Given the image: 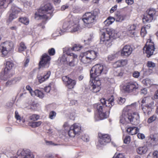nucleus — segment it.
Wrapping results in <instances>:
<instances>
[{"label":"nucleus","mask_w":158,"mask_h":158,"mask_svg":"<svg viewBox=\"0 0 158 158\" xmlns=\"http://www.w3.org/2000/svg\"><path fill=\"white\" fill-rule=\"evenodd\" d=\"M68 131L69 136L70 137H74L76 135L80 134L81 127L79 124L75 123L70 127Z\"/></svg>","instance_id":"nucleus-12"},{"label":"nucleus","mask_w":158,"mask_h":158,"mask_svg":"<svg viewBox=\"0 0 158 158\" xmlns=\"http://www.w3.org/2000/svg\"><path fill=\"white\" fill-rule=\"evenodd\" d=\"M156 117L155 115H153L148 118L147 122L148 123H150L155 121L156 120Z\"/></svg>","instance_id":"nucleus-38"},{"label":"nucleus","mask_w":158,"mask_h":158,"mask_svg":"<svg viewBox=\"0 0 158 158\" xmlns=\"http://www.w3.org/2000/svg\"><path fill=\"white\" fill-rule=\"evenodd\" d=\"M51 74V72L48 71L47 72L46 74L44 75L43 76H40L38 77L39 81L40 83H41L46 80L47 79L50 77Z\"/></svg>","instance_id":"nucleus-26"},{"label":"nucleus","mask_w":158,"mask_h":158,"mask_svg":"<svg viewBox=\"0 0 158 158\" xmlns=\"http://www.w3.org/2000/svg\"><path fill=\"white\" fill-rule=\"evenodd\" d=\"M152 158H158V151H155L152 154Z\"/></svg>","instance_id":"nucleus-53"},{"label":"nucleus","mask_w":158,"mask_h":158,"mask_svg":"<svg viewBox=\"0 0 158 158\" xmlns=\"http://www.w3.org/2000/svg\"><path fill=\"white\" fill-rule=\"evenodd\" d=\"M26 89L27 90H28L31 94V93L32 92H34V91H33L31 87L29 85H27L26 87Z\"/></svg>","instance_id":"nucleus-57"},{"label":"nucleus","mask_w":158,"mask_h":158,"mask_svg":"<svg viewBox=\"0 0 158 158\" xmlns=\"http://www.w3.org/2000/svg\"><path fill=\"white\" fill-rule=\"evenodd\" d=\"M81 138L83 141L86 142L88 141L89 140V137L87 135H86L82 136Z\"/></svg>","instance_id":"nucleus-46"},{"label":"nucleus","mask_w":158,"mask_h":158,"mask_svg":"<svg viewBox=\"0 0 158 158\" xmlns=\"http://www.w3.org/2000/svg\"><path fill=\"white\" fill-rule=\"evenodd\" d=\"M84 53L88 57H89L92 61L94 60L97 56V52L93 50L88 51Z\"/></svg>","instance_id":"nucleus-22"},{"label":"nucleus","mask_w":158,"mask_h":158,"mask_svg":"<svg viewBox=\"0 0 158 158\" xmlns=\"http://www.w3.org/2000/svg\"><path fill=\"white\" fill-rule=\"evenodd\" d=\"M125 2L128 5H131L133 3L134 0H126Z\"/></svg>","instance_id":"nucleus-59"},{"label":"nucleus","mask_w":158,"mask_h":158,"mask_svg":"<svg viewBox=\"0 0 158 158\" xmlns=\"http://www.w3.org/2000/svg\"><path fill=\"white\" fill-rule=\"evenodd\" d=\"M103 32L101 37L100 42L101 44H105L107 46H110L111 39H115L117 36V32L114 29L107 28Z\"/></svg>","instance_id":"nucleus-5"},{"label":"nucleus","mask_w":158,"mask_h":158,"mask_svg":"<svg viewBox=\"0 0 158 158\" xmlns=\"http://www.w3.org/2000/svg\"><path fill=\"white\" fill-rule=\"evenodd\" d=\"M139 139H143L145 138V136L144 135L142 134H138L137 135Z\"/></svg>","instance_id":"nucleus-60"},{"label":"nucleus","mask_w":158,"mask_h":158,"mask_svg":"<svg viewBox=\"0 0 158 158\" xmlns=\"http://www.w3.org/2000/svg\"><path fill=\"white\" fill-rule=\"evenodd\" d=\"M147 33V31L146 30V27H142L141 28L140 34L142 37H144Z\"/></svg>","instance_id":"nucleus-40"},{"label":"nucleus","mask_w":158,"mask_h":158,"mask_svg":"<svg viewBox=\"0 0 158 158\" xmlns=\"http://www.w3.org/2000/svg\"><path fill=\"white\" fill-rule=\"evenodd\" d=\"M99 142L102 145H105L106 143H109L111 141L110 137L109 135L107 134H99Z\"/></svg>","instance_id":"nucleus-18"},{"label":"nucleus","mask_w":158,"mask_h":158,"mask_svg":"<svg viewBox=\"0 0 158 158\" xmlns=\"http://www.w3.org/2000/svg\"><path fill=\"white\" fill-rule=\"evenodd\" d=\"M113 158H125L124 155L121 153H119L117 155L115 154Z\"/></svg>","instance_id":"nucleus-44"},{"label":"nucleus","mask_w":158,"mask_h":158,"mask_svg":"<svg viewBox=\"0 0 158 158\" xmlns=\"http://www.w3.org/2000/svg\"><path fill=\"white\" fill-rule=\"evenodd\" d=\"M121 67L125 65L127 63V60H120Z\"/></svg>","instance_id":"nucleus-48"},{"label":"nucleus","mask_w":158,"mask_h":158,"mask_svg":"<svg viewBox=\"0 0 158 158\" xmlns=\"http://www.w3.org/2000/svg\"><path fill=\"white\" fill-rule=\"evenodd\" d=\"M39 118V116L36 114H33L29 117V119L31 122L35 121Z\"/></svg>","instance_id":"nucleus-35"},{"label":"nucleus","mask_w":158,"mask_h":158,"mask_svg":"<svg viewBox=\"0 0 158 158\" xmlns=\"http://www.w3.org/2000/svg\"><path fill=\"white\" fill-rule=\"evenodd\" d=\"M132 51L133 48L131 46L125 45L121 51V56L126 57H127L131 53Z\"/></svg>","instance_id":"nucleus-19"},{"label":"nucleus","mask_w":158,"mask_h":158,"mask_svg":"<svg viewBox=\"0 0 158 158\" xmlns=\"http://www.w3.org/2000/svg\"><path fill=\"white\" fill-rule=\"evenodd\" d=\"M44 90L47 93H49L51 90V86L48 85L44 88Z\"/></svg>","instance_id":"nucleus-54"},{"label":"nucleus","mask_w":158,"mask_h":158,"mask_svg":"<svg viewBox=\"0 0 158 158\" xmlns=\"http://www.w3.org/2000/svg\"><path fill=\"white\" fill-rule=\"evenodd\" d=\"M12 0H0V5L3 6L6 4L7 6L9 4L12 2Z\"/></svg>","instance_id":"nucleus-34"},{"label":"nucleus","mask_w":158,"mask_h":158,"mask_svg":"<svg viewBox=\"0 0 158 158\" xmlns=\"http://www.w3.org/2000/svg\"><path fill=\"white\" fill-rule=\"evenodd\" d=\"M45 143L47 145H53L54 146H56L58 144H57L55 143H53L52 141H48L47 140H45Z\"/></svg>","instance_id":"nucleus-45"},{"label":"nucleus","mask_w":158,"mask_h":158,"mask_svg":"<svg viewBox=\"0 0 158 158\" xmlns=\"http://www.w3.org/2000/svg\"><path fill=\"white\" fill-rule=\"evenodd\" d=\"M147 150V148L146 146H144L139 148L137 149V152L139 154L142 155L146 153Z\"/></svg>","instance_id":"nucleus-28"},{"label":"nucleus","mask_w":158,"mask_h":158,"mask_svg":"<svg viewBox=\"0 0 158 158\" xmlns=\"http://www.w3.org/2000/svg\"><path fill=\"white\" fill-rule=\"evenodd\" d=\"M117 7V5H115L110 10V13H113L115 10H116Z\"/></svg>","instance_id":"nucleus-58"},{"label":"nucleus","mask_w":158,"mask_h":158,"mask_svg":"<svg viewBox=\"0 0 158 158\" xmlns=\"http://www.w3.org/2000/svg\"><path fill=\"white\" fill-rule=\"evenodd\" d=\"M39 63V69L48 68L50 64V56L47 53L43 54L42 56Z\"/></svg>","instance_id":"nucleus-10"},{"label":"nucleus","mask_w":158,"mask_h":158,"mask_svg":"<svg viewBox=\"0 0 158 158\" xmlns=\"http://www.w3.org/2000/svg\"><path fill=\"white\" fill-rule=\"evenodd\" d=\"M31 95L32 96H36L40 98H42L44 96L43 93L38 90H36L34 92H32L31 93Z\"/></svg>","instance_id":"nucleus-27"},{"label":"nucleus","mask_w":158,"mask_h":158,"mask_svg":"<svg viewBox=\"0 0 158 158\" xmlns=\"http://www.w3.org/2000/svg\"><path fill=\"white\" fill-rule=\"evenodd\" d=\"M120 121L122 124L131 123L132 124L137 125L139 122V117L137 114H133L128 113L127 111H123L120 117Z\"/></svg>","instance_id":"nucleus-4"},{"label":"nucleus","mask_w":158,"mask_h":158,"mask_svg":"<svg viewBox=\"0 0 158 158\" xmlns=\"http://www.w3.org/2000/svg\"><path fill=\"white\" fill-rule=\"evenodd\" d=\"M136 28V26L134 24H133L129 28V30L134 31L135 29Z\"/></svg>","instance_id":"nucleus-62"},{"label":"nucleus","mask_w":158,"mask_h":158,"mask_svg":"<svg viewBox=\"0 0 158 158\" xmlns=\"http://www.w3.org/2000/svg\"><path fill=\"white\" fill-rule=\"evenodd\" d=\"M154 19L153 18L152 16L149 15L146 13L144 15L143 18V22L144 23H150Z\"/></svg>","instance_id":"nucleus-25"},{"label":"nucleus","mask_w":158,"mask_h":158,"mask_svg":"<svg viewBox=\"0 0 158 158\" xmlns=\"http://www.w3.org/2000/svg\"><path fill=\"white\" fill-rule=\"evenodd\" d=\"M19 45L20 46L19 48V52H21L23 51H24L27 49V47L23 42H21L20 44Z\"/></svg>","instance_id":"nucleus-32"},{"label":"nucleus","mask_w":158,"mask_h":158,"mask_svg":"<svg viewBox=\"0 0 158 158\" xmlns=\"http://www.w3.org/2000/svg\"><path fill=\"white\" fill-rule=\"evenodd\" d=\"M147 66L150 69L149 70L151 71L150 73H152V69L155 67V64L151 61H148L147 64Z\"/></svg>","instance_id":"nucleus-31"},{"label":"nucleus","mask_w":158,"mask_h":158,"mask_svg":"<svg viewBox=\"0 0 158 158\" xmlns=\"http://www.w3.org/2000/svg\"><path fill=\"white\" fill-rule=\"evenodd\" d=\"M142 82L144 85L148 87H150L153 84V83L151 80L149 78H146L143 80Z\"/></svg>","instance_id":"nucleus-29"},{"label":"nucleus","mask_w":158,"mask_h":158,"mask_svg":"<svg viewBox=\"0 0 158 158\" xmlns=\"http://www.w3.org/2000/svg\"><path fill=\"white\" fill-rule=\"evenodd\" d=\"M15 67L14 63L10 61H7L6 64V67L4 70V76H7L8 72Z\"/></svg>","instance_id":"nucleus-20"},{"label":"nucleus","mask_w":158,"mask_h":158,"mask_svg":"<svg viewBox=\"0 0 158 158\" xmlns=\"http://www.w3.org/2000/svg\"><path fill=\"white\" fill-rule=\"evenodd\" d=\"M20 9L16 6L15 5H12L11 6L8 22H11L14 19L18 17V14L20 11Z\"/></svg>","instance_id":"nucleus-14"},{"label":"nucleus","mask_w":158,"mask_h":158,"mask_svg":"<svg viewBox=\"0 0 158 158\" xmlns=\"http://www.w3.org/2000/svg\"><path fill=\"white\" fill-rule=\"evenodd\" d=\"M142 109L145 114H147L148 115H149L151 113L152 110H149L147 106H143L142 107Z\"/></svg>","instance_id":"nucleus-36"},{"label":"nucleus","mask_w":158,"mask_h":158,"mask_svg":"<svg viewBox=\"0 0 158 158\" xmlns=\"http://www.w3.org/2000/svg\"><path fill=\"white\" fill-rule=\"evenodd\" d=\"M114 99L113 97L112 98L108 100H105L104 98L101 99L100 103L95 104L94 105L95 108H96L98 111L100 119H103L107 118L109 115V111L107 112L106 110H107V108H109V110L112 106L114 105Z\"/></svg>","instance_id":"nucleus-1"},{"label":"nucleus","mask_w":158,"mask_h":158,"mask_svg":"<svg viewBox=\"0 0 158 158\" xmlns=\"http://www.w3.org/2000/svg\"><path fill=\"white\" fill-rule=\"evenodd\" d=\"M56 115V113L54 111H52L50 112L49 115V117L51 119H52Z\"/></svg>","instance_id":"nucleus-47"},{"label":"nucleus","mask_w":158,"mask_h":158,"mask_svg":"<svg viewBox=\"0 0 158 158\" xmlns=\"http://www.w3.org/2000/svg\"><path fill=\"white\" fill-rule=\"evenodd\" d=\"M82 47L81 46L77 45V44H75L73 47V50L74 51H78L80 50Z\"/></svg>","instance_id":"nucleus-43"},{"label":"nucleus","mask_w":158,"mask_h":158,"mask_svg":"<svg viewBox=\"0 0 158 158\" xmlns=\"http://www.w3.org/2000/svg\"><path fill=\"white\" fill-rule=\"evenodd\" d=\"M107 19H109L110 21H111V22H110V23H112L115 20V17L114 18L113 17H108Z\"/></svg>","instance_id":"nucleus-64"},{"label":"nucleus","mask_w":158,"mask_h":158,"mask_svg":"<svg viewBox=\"0 0 158 158\" xmlns=\"http://www.w3.org/2000/svg\"><path fill=\"white\" fill-rule=\"evenodd\" d=\"M52 6L49 3H48L42 7L39 10L38 12L35 13V19H37L38 20L42 19L43 20L42 22L39 24L38 26H42V27L43 28L44 27V25L48 18V16L45 13L49 14L51 15V14L52 13Z\"/></svg>","instance_id":"nucleus-3"},{"label":"nucleus","mask_w":158,"mask_h":158,"mask_svg":"<svg viewBox=\"0 0 158 158\" xmlns=\"http://www.w3.org/2000/svg\"><path fill=\"white\" fill-rule=\"evenodd\" d=\"M124 90L128 93H135L139 88V85L137 83L131 81L127 83L124 85Z\"/></svg>","instance_id":"nucleus-11"},{"label":"nucleus","mask_w":158,"mask_h":158,"mask_svg":"<svg viewBox=\"0 0 158 158\" xmlns=\"http://www.w3.org/2000/svg\"><path fill=\"white\" fill-rule=\"evenodd\" d=\"M90 77H98L102 74L105 73V70L103 65L97 64L94 66L90 72Z\"/></svg>","instance_id":"nucleus-8"},{"label":"nucleus","mask_w":158,"mask_h":158,"mask_svg":"<svg viewBox=\"0 0 158 158\" xmlns=\"http://www.w3.org/2000/svg\"><path fill=\"white\" fill-rule=\"evenodd\" d=\"M68 126V124L67 123H65L64 124L63 126L65 128V130L67 131L68 130L69 128V127Z\"/></svg>","instance_id":"nucleus-61"},{"label":"nucleus","mask_w":158,"mask_h":158,"mask_svg":"<svg viewBox=\"0 0 158 158\" xmlns=\"http://www.w3.org/2000/svg\"><path fill=\"white\" fill-rule=\"evenodd\" d=\"M19 21L21 23H23L26 25H28L29 23L28 19L25 17L19 18Z\"/></svg>","instance_id":"nucleus-33"},{"label":"nucleus","mask_w":158,"mask_h":158,"mask_svg":"<svg viewBox=\"0 0 158 158\" xmlns=\"http://www.w3.org/2000/svg\"><path fill=\"white\" fill-rule=\"evenodd\" d=\"M63 83L66 87L69 89H72L76 84V81L72 80L66 76H64L62 77Z\"/></svg>","instance_id":"nucleus-15"},{"label":"nucleus","mask_w":158,"mask_h":158,"mask_svg":"<svg viewBox=\"0 0 158 158\" xmlns=\"http://www.w3.org/2000/svg\"><path fill=\"white\" fill-rule=\"evenodd\" d=\"M41 121H38L35 122H32L31 126L33 128H35L40 126L41 124Z\"/></svg>","instance_id":"nucleus-37"},{"label":"nucleus","mask_w":158,"mask_h":158,"mask_svg":"<svg viewBox=\"0 0 158 158\" xmlns=\"http://www.w3.org/2000/svg\"><path fill=\"white\" fill-rule=\"evenodd\" d=\"M71 51H73V47H67L64 48V54L61 57L60 61L64 64L68 65L71 67H73L75 66L78 62V56L73 53H70Z\"/></svg>","instance_id":"nucleus-2"},{"label":"nucleus","mask_w":158,"mask_h":158,"mask_svg":"<svg viewBox=\"0 0 158 158\" xmlns=\"http://www.w3.org/2000/svg\"><path fill=\"white\" fill-rule=\"evenodd\" d=\"M126 100L125 98H123L122 97H120L118 98V104L120 105H122L125 102Z\"/></svg>","instance_id":"nucleus-41"},{"label":"nucleus","mask_w":158,"mask_h":158,"mask_svg":"<svg viewBox=\"0 0 158 158\" xmlns=\"http://www.w3.org/2000/svg\"><path fill=\"white\" fill-rule=\"evenodd\" d=\"M115 17L116 22H121L124 20L126 17V15L121 14L119 11H117L115 14Z\"/></svg>","instance_id":"nucleus-23"},{"label":"nucleus","mask_w":158,"mask_h":158,"mask_svg":"<svg viewBox=\"0 0 158 158\" xmlns=\"http://www.w3.org/2000/svg\"><path fill=\"white\" fill-rule=\"evenodd\" d=\"M114 64L116 65L118 67H121L120 60H118L116 61Z\"/></svg>","instance_id":"nucleus-63"},{"label":"nucleus","mask_w":158,"mask_h":158,"mask_svg":"<svg viewBox=\"0 0 158 158\" xmlns=\"http://www.w3.org/2000/svg\"><path fill=\"white\" fill-rule=\"evenodd\" d=\"M140 73L139 72L135 71L133 73V76L135 78H138L139 76Z\"/></svg>","instance_id":"nucleus-50"},{"label":"nucleus","mask_w":158,"mask_h":158,"mask_svg":"<svg viewBox=\"0 0 158 158\" xmlns=\"http://www.w3.org/2000/svg\"><path fill=\"white\" fill-rule=\"evenodd\" d=\"M79 29V26L77 25H75L74 26L72 30H71V31L72 32H76L78 31Z\"/></svg>","instance_id":"nucleus-51"},{"label":"nucleus","mask_w":158,"mask_h":158,"mask_svg":"<svg viewBox=\"0 0 158 158\" xmlns=\"http://www.w3.org/2000/svg\"><path fill=\"white\" fill-rule=\"evenodd\" d=\"M15 117L17 120H21V117L19 114L18 112L17 111H15Z\"/></svg>","instance_id":"nucleus-56"},{"label":"nucleus","mask_w":158,"mask_h":158,"mask_svg":"<svg viewBox=\"0 0 158 158\" xmlns=\"http://www.w3.org/2000/svg\"><path fill=\"white\" fill-rule=\"evenodd\" d=\"M97 77H90L91 79H92V81L90 83V84L91 87H90V89L92 92L94 93L99 92L101 89L100 86L101 85L100 81ZM91 81V80H90V82Z\"/></svg>","instance_id":"nucleus-9"},{"label":"nucleus","mask_w":158,"mask_h":158,"mask_svg":"<svg viewBox=\"0 0 158 158\" xmlns=\"http://www.w3.org/2000/svg\"><path fill=\"white\" fill-rule=\"evenodd\" d=\"M17 155L18 156H20L21 155V157L19 158H34L33 153L30 152V150H19L17 152Z\"/></svg>","instance_id":"nucleus-17"},{"label":"nucleus","mask_w":158,"mask_h":158,"mask_svg":"<svg viewBox=\"0 0 158 158\" xmlns=\"http://www.w3.org/2000/svg\"><path fill=\"white\" fill-rule=\"evenodd\" d=\"M139 129L137 127H128L127 129V131L130 135H133L136 134L139 132Z\"/></svg>","instance_id":"nucleus-24"},{"label":"nucleus","mask_w":158,"mask_h":158,"mask_svg":"<svg viewBox=\"0 0 158 158\" xmlns=\"http://www.w3.org/2000/svg\"><path fill=\"white\" fill-rule=\"evenodd\" d=\"M141 95H144L147 93V89L146 88H143L141 90Z\"/></svg>","instance_id":"nucleus-52"},{"label":"nucleus","mask_w":158,"mask_h":158,"mask_svg":"<svg viewBox=\"0 0 158 158\" xmlns=\"http://www.w3.org/2000/svg\"><path fill=\"white\" fill-rule=\"evenodd\" d=\"M142 103H146L145 106H147L148 109L149 110H151L154 108V101L152 98L151 97L148 96L145 97L143 98L141 101Z\"/></svg>","instance_id":"nucleus-16"},{"label":"nucleus","mask_w":158,"mask_h":158,"mask_svg":"<svg viewBox=\"0 0 158 158\" xmlns=\"http://www.w3.org/2000/svg\"><path fill=\"white\" fill-rule=\"evenodd\" d=\"M98 13V9H95L90 12L86 13L82 18L85 25L88 28L91 27L96 22V19Z\"/></svg>","instance_id":"nucleus-6"},{"label":"nucleus","mask_w":158,"mask_h":158,"mask_svg":"<svg viewBox=\"0 0 158 158\" xmlns=\"http://www.w3.org/2000/svg\"><path fill=\"white\" fill-rule=\"evenodd\" d=\"M156 11L153 8H150L147 10L146 13L149 15L152 16L153 18H154L156 16Z\"/></svg>","instance_id":"nucleus-30"},{"label":"nucleus","mask_w":158,"mask_h":158,"mask_svg":"<svg viewBox=\"0 0 158 158\" xmlns=\"http://www.w3.org/2000/svg\"><path fill=\"white\" fill-rule=\"evenodd\" d=\"M48 52L50 56H53L55 54V51L54 48H52L49 49Z\"/></svg>","instance_id":"nucleus-39"},{"label":"nucleus","mask_w":158,"mask_h":158,"mask_svg":"<svg viewBox=\"0 0 158 158\" xmlns=\"http://www.w3.org/2000/svg\"><path fill=\"white\" fill-rule=\"evenodd\" d=\"M155 48L153 43L151 42V40L147 42L146 44L143 48V52H145L147 54V56L148 57H150L153 54Z\"/></svg>","instance_id":"nucleus-13"},{"label":"nucleus","mask_w":158,"mask_h":158,"mask_svg":"<svg viewBox=\"0 0 158 158\" xmlns=\"http://www.w3.org/2000/svg\"><path fill=\"white\" fill-rule=\"evenodd\" d=\"M14 44L10 41H6L0 46V52L2 56H6L8 52L14 48Z\"/></svg>","instance_id":"nucleus-7"},{"label":"nucleus","mask_w":158,"mask_h":158,"mask_svg":"<svg viewBox=\"0 0 158 158\" xmlns=\"http://www.w3.org/2000/svg\"><path fill=\"white\" fill-rule=\"evenodd\" d=\"M111 22V21H110V20L108 19H107L104 22V24L107 26H109V25L111 24L112 23H110Z\"/></svg>","instance_id":"nucleus-55"},{"label":"nucleus","mask_w":158,"mask_h":158,"mask_svg":"<svg viewBox=\"0 0 158 158\" xmlns=\"http://www.w3.org/2000/svg\"><path fill=\"white\" fill-rule=\"evenodd\" d=\"M130 141V136L129 135L126 136L124 140V143L126 144L129 143Z\"/></svg>","instance_id":"nucleus-42"},{"label":"nucleus","mask_w":158,"mask_h":158,"mask_svg":"<svg viewBox=\"0 0 158 158\" xmlns=\"http://www.w3.org/2000/svg\"><path fill=\"white\" fill-rule=\"evenodd\" d=\"M115 57L116 56L115 54H112L109 55L108 57V58L109 60L111 61L114 59Z\"/></svg>","instance_id":"nucleus-49"},{"label":"nucleus","mask_w":158,"mask_h":158,"mask_svg":"<svg viewBox=\"0 0 158 158\" xmlns=\"http://www.w3.org/2000/svg\"><path fill=\"white\" fill-rule=\"evenodd\" d=\"M79 59L81 62L84 64H89L92 62L89 57H88L84 52L80 54Z\"/></svg>","instance_id":"nucleus-21"}]
</instances>
